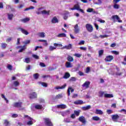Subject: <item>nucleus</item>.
<instances>
[{
	"instance_id": "f257e3e1",
	"label": "nucleus",
	"mask_w": 126,
	"mask_h": 126,
	"mask_svg": "<svg viewBox=\"0 0 126 126\" xmlns=\"http://www.w3.org/2000/svg\"><path fill=\"white\" fill-rule=\"evenodd\" d=\"M44 124L47 126H54L52 121L50 118H44Z\"/></svg>"
},
{
	"instance_id": "f03ea898",
	"label": "nucleus",
	"mask_w": 126,
	"mask_h": 126,
	"mask_svg": "<svg viewBox=\"0 0 126 126\" xmlns=\"http://www.w3.org/2000/svg\"><path fill=\"white\" fill-rule=\"evenodd\" d=\"M71 10H74V9H76V10H78L79 11H80L82 12V13H84V11L83 9L80 8V6H79V4H76L74 5L73 8H72Z\"/></svg>"
},
{
	"instance_id": "7ed1b4c3",
	"label": "nucleus",
	"mask_w": 126,
	"mask_h": 126,
	"mask_svg": "<svg viewBox=\"0 0 126 126\" xmlns=\"http://www.w3.org/2000/svg\"><path fill=\"white\" fill-rule=\"evenodd\" d=\"M111 19L113 20V22H116V19L119 23L123 22V21L121 20L120 17H119V16L117 15L112 16L111 17Z\"/></svg>"
},
{
	"instance_id": "20e7f679",
	"label": "nucleus",
	"mask_w": 126,
	"mask_h": 126,
	"mask_svg": "<svg viewBox=\"0 0 126 126\" xmlns=\"http://www.w3.org/2000/svg\"><path fill=\"white\" fill-rule=\"evenodd\" d=\"M86 28L88 32H90V33H91V32H93V26H92V25L87 24L86 25Z\"/></svg>"
},
{
	"instance_id": "39448f33",
	"label": "nucleus",
	"mask_w": 126,
	"mask_h": 126,
	"mask_svg": "<svg viewBox=\"0 0 126 126\" xmlns=\"http://www.w3.org/2000/svg\"><path fill=\"white\" fill-rule=\"evenodd\" d=\"M37 93L36 92H32L29 94V98L30 99H36L37 97Z\"/></svg>"
},
{
	"instance_id": "423d86ee",
	"label": "nucleus",
	"mask_w": 126,
	"mask_h": 126,
	"mask_svg": "<svg viewBox=\"0 0 126 126\" xmlns=\"http://www.w3.org/2000/svg\"><path fill=\"white\" fill-rule=\"evenodd\" d=\"M13 107H14L15 108H21L22 107V102L14 103Z\"/></svg>"
},
{
	"instance_id": "0eeeda50",
	"label": "nucleus",
	"mask_w": 126,
	"mask_h": 126,
	"mask_svg": "<svg viewBox=\"0 0 126 126\" xmlns=\"http://www.w3.org/2000/svg\"><path fill=\"white\" fill-rule=\"evenodd\" d=\"M78 121L81 122V123H83V125H85L86 124V119L84 116H80L78 118Z\"/></svg>"
},
{
	"instance_id": "6e6552de",
	"label": "nucleus",
	"mask_w": 126,
	"mask_h": 126,
	"mask_svg": "<svg viewBox=\"0 0 126 126\" xmlns=\"http://www.w3.org/2000/svg\"><path fill=\"white\" fill-rule=\"evenodd\" d=\"M104 60L105 62H112L114 60V56L112 55L107 56Z\"/></svg>"
},
{
	"instance_id": "1a4fd4ad",
	"label": "nucleus",
	"mask_w": 126,
	"mask_h": 126,
	"mask_svg": "<svg viewBox=\"0 0 126 126\" xmlns=\"http://www.w3.org/2000/svg\"><path fill=\"white\" fill-rule=\"evenodd\" d=\"M74 31L75 33V34H78L79 32H80V29H79V27H78V25L76 24L74 27Z\"/></svg>"
},
{
	"instance_id": "9d476101",
	"label": "nucleus",
	"mask_w": 126,
	"mask_h": 126,
	"mask_svg": "<svg viewBox=\"0 0 126 126\" xmlns=\"http://www.w3.org/2000/svg\"><path fill=\"white\" fill-rule=\"evenodd\" d=\"M17 30H20L22 33H23V34H24L25 35H28V34H29V32L25 30L23 28H21V27L18 28Z\"/></svg>"
},
{
	"instance_id": "9b49d317",
	"label": "nucleus",
	"mask_w": 126,
	"mask_h": 126,
	"mask_svg": "<svg viewBox=\"0 0 126 126\" xmlns=\"http://www.w3.org/2000/svg\"><path fill=\"white\" fill-rule=\"evenodd\" d=\"M111 118L113 122H116L117 120H119V119H120V116L118 115V114L112 115H111Z\"/></svg>"
},
{
	"instance_id": "f8f14e48",
	"label": "nucleus",
	"mask_w": 126,
	"mask_h": 126,
	"mask_svg": "<svg viewBox=\"0 0 126 126\" xmlns=\"http://www.w3.org/2000/svg\"><path fill=\"white\" fill-rule=\"evenodd\" d=\"M90 85V82H89V81H86L82 85V87H85L86 89L89 88Z\"/></svg>"
},
{
	"instance_id": "ddd939ff",
	"label": "nucleus",
	"mask_w": 126,
	"mask_h": 126,
	"mask_svg": "<svg viewBox=\"0 0 126 126\" xmlns=\"http://www.w3.org/2000/svg\"><path fill=\"white\" fill-rule=\"evenodd\" d=\"M70 91L71 93L74 92V89H72L71 87H69L67 89L68 96H70Z\"/></svg>"
},
{
	"instance_id": "4468645a",
	"label": "nucleus",
	"mask_w": 126,
	"mask_h": 126,
	"mask_svg": "<svg viewBox=\"0 0 126 126\" xmlns=\"http://www.w3.org/2000/svg\"><path fill=\"white\" fill-rule=\"evenodd\" d=\"M19 48H22L20 50H19L18 53H22L23 51L25 50V45L22 47V46H18L16 49H19Z\"/></svg>"
},
{
	"instance_id": "2eb2a0df",
	"label": "nucleus",
	"mask_w": 126,
	"mask_h": 126,
	"mask_svg": "<svg viewBox=\"0 0 126 126\" xmlns=\"http://www.w3.org/2000/svg\"><path fill=\"white\" fill-rule=\"evenodd\" d=\"M65 87H66V84H64L62 86H57L56 87H55V89H56L57 90H59V89H64V88H65Z\"/></svg>"
},
{
	"instance_id": "dca6fc26",
	"label": "nucleus",
	"mask_w": 126,
	"mask_h": 126,
	"mask_svg": "<svg viewBox=\"0 0 126 126\" xmlns=\"http://www.w3.org/2000/svg\"><path fill=\"white\" fill-rule=\"evenodd\" d=\"M65 65L67 68L72 67V64L70 62H66Z\"/></svg>"
},
{
	"instance_id": "f3484780",
	"label": "nucleus",
	"mask_w": 126,
	"mask_h": 126,
	"mask_svg": "<svg viewBox=\"0 0 126 126\" xmlns=\"http://www.w3.org/2000/svg\"><path fill=\"white\" fill-rule=\"evenodd\" d=\"M51 22L52 23H59V20H58L57 17H54L51 20Z\"/></svg>"
},
{
	"instance_id": "a211bd4d",
	"label": "nucleus",
	"mask_w": 126,
	"mask_h": 126,
	"mask_svg": "<svg viewBox=\"0 0 126 126\" xmlns=\"http://www.w3.org/2000/svg\"><path fill=\"white\" fill-rule=\"evenodd\" d=\"M66 60L70 63H71V62H73L74 61L73 57L70 56V55H68Z\"/></svg>"
},
{
	"instance_id": "6ab92c4d",
	"label": "nucleus",
	"mask_w": 126,
	"mask_h": 126,
	"mask_svg": "<svg viewBox=\"0 0 126 126\" xmlns=\"http://www.w3.org/2000/svg\"><path fill=\"white\" fill-rule=\"evenodd\" d=\"M90 109H91V105H87V106H83L82 107V110H83V111H87V110H89Z\"/></svg>"
},
{
	"instance_id": "aec40b11",
	"label": "nucleus",
	"mask_w": 126,
	"mask_h": 126,
	"mask_svg": "<svg viewBox=\"0 0 126 126\" xmlns=\"http://www.w3.org/2000/svg\"><path fill=\"white\" fill-rule=\"evenodd\" d=\"M69 77H70V74L68 72L65 73L63 76V78H64V79H67V78H69Z\"/></svg>"
},
{
	"instance_id": "412c9836",
	"label": "nucleus",
	"mask_w": 126,
	"mask_h": 126,
	"mask_svg": "<svg viewBox=\"0 0 126 126\" xmlns=\"http://www.w3.org/2000/svg\"><path fill=\"white\" fill-rule=\"evenodd\" d=\"M104 97L105 98H113L114 95H113V94H105Z\"/></svg>"
},
{
	"instance_id": "4be33fe9",
	"label": "nucleus",
	"mask_w": 126,
	"mask_h": 126,
	"mask_svg": "<svg viewBox=\"0 0 126 126\" xmlns=\"http://www.w3.org/2000/svg\"><path fill=\"white\" fill-rule=\"evenodd\" d=\"M58 109H66V105L64 104H61L57 105Z\"/></svg>"
},
{
	"instance_id": "5701e85b",
	"label": "nucleus",
	"mask_w": 126,
	"mask_h": 126,
	"mask_svg": "<svg viewBox=\"0 0 126 126\" xmlns=\"http://www.w3.org/2000/svg\"><path fill=\"white\" fill-rule=\"evenodd\" d=\"M74 104L75 105H81V104H83V101L80 100H76L74 102Z\"/></svg>"
},
{
	"instance_id": "b1692460",
	"label": "nucleus",
	"mask_w": 126,
	"mask_h": 126,
	"mask_svg": "<svg viewBox=\"0 0 126 126\" xmlns=\"http://www.w3.org/2000/svg\"><path fill=\"white\" fill-rule=\"evenodd\" d=\"M41 13L42 14H45L46 15H50V10L46 11V10H44L41 11Z\"/></svg>"
},
{
	"instance_id": "393cba45",
	"label": "nucleus",
	"mask_w": 126,
	"mask_h": 126,
	"mask_svg": "<svg viewBox=\"0 0 126 126\" xmlns=\"http://www.w3.org/2000/svg\"><path fill=\"white\" fill-rule=\"evenodd\" d=\"M58 38H63L66 37V34L64 33H60L57 35Z\"/></svg>"
},
{
	"instance_id": "a878e982",
	"label": "nucleus",
	"mask_w": 126,
	"mask_h": 126,
	"mask_svg": "<svg viewBox=\"0 0 126 126\" xmlns=\"http://www.w3.org/2000/svg\"><path fill=\"white\" fill-rule=\"evenodd\" d=\"M72 48V45L71 44H69L68 45H66L64 46V49H66V50H71Z\"/></svg>"
},
{
	"instance_id": "bb28decb",
	"label": "nucleus",
	"mask_w": 126,
	"mask_h": 126,
	"mask_svg": "<svg viewBox=\"0 0 126 126\" xmlns=\"http://www.w3.org/2000/svg\"><path fill=\"white\" fill-rule=\"evenodd\" d=\"M95 114L96 115H103V111L100 109H96L95 110Z\"/></svg>"
},
{
	"instance_id": "cd10ccee",
	"label": "nucleus",
	"mask_w": 126,
	"mask_h": 126,
	"mask_svg": "<svg viewBox=\"0 0 126 126\" xmlns=\"http://www.w3.org/2000/svg\"><path fill=\"white\" fill-rule=\"evenodd\" d=\"M34 108L36 110H41V109H43V106L42 105H35Z\"/></svg>"
},
{
	"instance_id": "c85d7f7f",
	"label": "nucleus",
	"mask_w": 126,
	"mask_h": 126,
	"mask_svg": "<svg viewBox=\"0 0 126 126\" xmlns=\"http://www.w3.org/2000/svg\"><path fill=\"white\" fill-rule=\"evenodd\" d=\"M8 19L9 20H12L13 18V14H7Z\"/></svg>"
},
{
	"instance_id": "c756f323",
	"label": "nucleus",
	"mask_w": 126,
	"mask_h": 126,
	"mask_svg": "<svg viewBox=\"0 0 126 126\" xmlns=\"http://www.w3.org/2000/svg\"><path fill=\"white\" fill-rule=\"evenodd\" d=\"M30 21V18H26L21 20L22 22H24V23H26V22H28V21Z\"/></svg>"
},
{
	"instance_id": "7c9ffc66",
	"label": "nucleus",
	"mask_w": 126,
	"mask_h": 126,
	"mask_svg": "<svg viewBox=\"0 0 126 126\" xmlns=\"http://www.w3.org/2000/svg\"><path fill=\"white\" fill-rule=\"evenodd\" d=\"M38 36L39 37H40V38H45V32H39Z\"/></svg>"
},
{
	"instance_id": "2f4dec72",
	"label": "nucleus",
	"mask_w": 126,
	"mask_h": 126,
	"mask_svg": "<svg viewBox=\"0 0 126 126\" xmlns=\"http://www.w3.org/2000/svg\"><path fill=\"white\" fill-rule=\"evenodd\" d=\"M99 94V97H103V96H105V92H103V91H100L98 93Z\"/></svg>"
},
{
	"instance_id": "473e14b6",
	"label": "nucleus",
	"mask_w": 126,
	"mask_h": 126,
	"mask_svg": "<svg viewBox=\"0 0 126 126\" xmlns=\"http://www.w3.org/2000/svg\"><path fill=\"white\" fill-rule=\"evenodd\" d=\"M104 54V50H100L98 51V56L102 57Z\"/></svg>"
},
{
	"instance_id": "72a5a7b5",
	"label": "nucleus",
	"mask_w": 126,
	"mask_h": 126,
	"mask_svg": "<svg viewBox=\"0 0 126 126\" xmlns=\"http://www.w3.org/2000/svg\"><path fill=\"white\" fill-rule=\"evenodd\" d=\"M33 78H34V79L37 80V79H38V78H39V73H34V74H33Z\"/></svg>"
},
{
	"instance_id": "f704fd0d",
	"label": "nucleus",
	"mask_w": 126,
	"mask_h": 126,
	"mask_svg": "<svg viewBox=\"0 0 126 126\" xmlns=\"http://www.w3.org/2000/svg\"><path fill=\"white\" fill-rule=\"evenodd\" d=\"M1 47L2 48V49H6V47H7V44H6V43H2L1 45Z\"/></svg>"
},
{
	"instance_id": "c9c22d12",
	"label": "nucleus",
	"mask_w": 126,
	"mask_h": 126,
	"mask_svg": "<svg viewBox=\"0 0 126 126\" xmlns=\"http://www.w3.org/2000/svg\"><path fill=\"white\" fill-rule=\"evenodd\" d=\"M74 114H75V116H77V117H78V116H79V115H80V111H76L75 110L74 111Z\"/></svg>"
},
{
	"instance_id": "e433bc0d",
	"label": "nucleus",
	"mask_w": 126,
	"mask_h": 126,
	"mask_svg": "<svg viewBox=\"0 0 126 126\" xmlns=\"http://www.w3.org/2000/svg\"><path fill=\"white\" fill-rule=\"evenodd\" d=\"M40 84H41L43 87H48V84L46 83L40 82Z\"/></svg>"
},
{
	"instance_id": "4c0bfd02",
	"label": "nucleus",
	"mask_w": 126,
	"mask_h": 126,
	"mask_svg": "<svg viewBox=\"0 0 126 126\" xmlns=\"http://www.w3.org/2000/svg\"><path fill=\"white\" fill-rule=\"evenodd\" d=\"M92 120H93V121H100V118L98 117L97 116H94L92 118Z\"/></svg>"
},
{
	"instance_id": "58836bf2",
	"label": "nucleus",
	"mask_w": 126,
	"mask_h": 126,
	"mask_svg": "<svg viewBox=\"0 0 126 126\" xmlns=\"http://www.w3.org/2000/svg\"><path fill=\"white\" fill-rule=\"evenodd\" d=\"M61 98H63V94H58L55 96V99H61Z\"/></svg>"
},
{
	"instance_id": "ea45409f",
	"label": "nucleus",
	"mask_w": 126,
	"mask_h": 126,
	"mask_svg": "<svg viewBox=\"0 0 126 126\" xmlns=\"http://www.w3.org/2000/svg\"><path fill=\"white\" fill-rule=\"evenodd\" d=\"M31 61L30 60V58H27L25 59L24 62L26 63H29Z\"/></svg>"
},
{
	"instance_id": "a19ab883",
	"label": "nucleus",
	"mask_w": 126,
	"mask_h": 126,
	"mask_svg": "<svg viewBox=\"0 0 126 126\" xmlns=\"http://www.w3.org/2000/svg\"><path fill=\"white\" fill-rule=\"evenodd\" d=\"M113 7L115 9H119V8H120V5L118 4H114Z\"/></svg>"
},
{
	"instance_id": "79ce46f5",
	"label": "nucleus",
	"mask_w": 126,
	"mask_h": 126,
	"mask_svg": "<svg viewBox=\"0 0 126 126\" xmlns=\"http://www.w3.org/2000/svg\"><path fill=\"white\" fill-rule=\"evenodd\" d=\"M1 97L3 98L6 101V103H8V100L6 98H5V96H4V94H1Z\"/></svg>"
},
{
	"instance_id": "37998d69",
	"label": "nucleus",
	"mask_w": 126,
	"mask_h": 126,
	"mask_svg": "<svg viewBox=\"0 0 126 126\" xmlns=\"http://www.w3.org/2000/svg\"><path fill=\"white\" fill-rule=\"evenodd\" d=\"M54 46H55V48H57V47H63V44H59V43H54Z\"/></svg>"
},
{
	"instance_id": "c03bdc74",
	"label": "nucleus",
	"mask_w": 126,
	"mask_h": 126,
	"mask_svg": "<svg viewBox=\"0 0 126 126\" xmlns=\"http://www.w3.org/2000/svg\"><path fill=\"white\" fill-rule=\"evenodd\" d=\"M4 124L5 125V126H9V125H10V124L9 123V121L5 120L4 122Z\"/></svg>"
},
{
	"instance_id": "a18cd8bd",
	"label": "nucleus",
	"mask_w": 126,
	"mask_h": 126,
	"mask_svg": "<svg viewBox=\"0 0 126 126\" xmlns=\"http://www.w3.org/2000/svg\"><path fill=\"white\" fill-rule=\"evenodd\" d=\"M75 57H76V58H81V57H82V54H79V53H76L74 55Z\"/></svg>"
},
{
	"instance_id": "49530a36",
	"label": "nucleus",
	"mask_w": 126,
	"mask_h": 126,
	"mask_svg": "<svg viewBox=\"0 0 126 126\" xmlns=\"http://www.w3.org/2000/svg\"><path fill=\"white\" fill-rule=\"evenodd\" d=\"M57 49V47H55L53 46H49V51H54V50H56Z\"/></svg>"
},
{
	"instance_id": "de8ad7c7",
	"label": "nucleus",
	"mask_w": 126,
	"mask_h": 126,
	"mask_svg": "<svg viewBox=\"0 0 126 126\" xmlns=\"http://www.w3.org/2000/svg\"><path fill=\"white\" fill-rule=\"evenodd\" d=\"M13 84L16 87H17V86L19 85V82H18L17 81H15L14 82Z\"/></svg>"
},
{
	"instance_id": "09e8293b",
	"label": "nucleus",
	"mask_w": 126,
	"mask_h": 126,
	"mask_svg": "<svg viewBox=\"0 0 126 126\" xmlns=\"http://www.w3.org/2000/svg\"><path fill=\"white\" fill-rule=\"evenodd\" d=\"M69 81H72V82L76 81V78H75L74 77H72L69 79Z\"/></svg>"
},
{
	"instance_id": "8fccbe9b",
	"label": "nucleus",
	"mask_w": 126,
	"mask_h": 126,
	"mask_svg": "<svg viewBox=\"0 0 126 126\" xmlns=\"http://www.w3.org/2000/svg\"><path fill=\"white\" fill-rule=\"evenodd\" d=\"M106 112L107 114H108V115H111V114H113V110L111 109L107 110Z\"/></svg>"
},
{
	"instance_id": "3c124183",
	"label": "nucleus",
	"mask_w": 126,
	"mask_h": 126,
	"mask_svg": "<svg viewBox=\"0 0 126 126\" xmlns=\"http://www.w3.org/2000/svg\"><path fill=\"white\" fill-rule=\"evenodd\" d=\"M30 42H31L30 40H27L24 42V44L25 45H28V44H29Z\"/></svg>"
},
{
	"instance_id": "603ef678",
	"label": "nucleus",
	"mask_w": 126,
	"mask_h": 126,
	"mask_svg": "<svg viewBox=\"0 0 126 126\" xmlns=\"http://www.w3.org/2000/svg\"><path fill=\"white\" fill-rule=\"evenodd\" d=\"M90 72V67H87L86 69V73H89Z\"/></svg>"
},
{
	"instance_id": "864d4df0",
	"label": "nucleus",
	"mask_w": 126,
	"mask_h": 126,
	"mask_svg": "<svg viewBox=\"0 0 126 126\" xmlns=\"http://www.w3.org/2000/svg\"><path fill=\"white\" fill-rule=\"evenodd\" d=\"M32 57H33L34 59H35V60H39V56H38L36 55L33 54V55H32Z\"/></svg>"
},
{
	"instance_id": "5fc2aeb1",
	"label": "nucleus",
	"mask_w": 126,
	"mask_h": 126,
	"mask_svg": "<svg viewBox=\"0 0 126 126\" xmlns=\"http://www.w3.org/2000/svg\"><path fill=\"white\" fill-rule=\"evenodd\" d=\"M27 125H28V126H31V125H33V122L32 121H29L27 122Z\"/></svg>"
},
{
	"instance_id": "6e6d98bb",
	"label": "nucleus",
	"mask_w": 126,
	"mask_h": 126,
	"mask_svg": "<svg viewBox=\"0 0 126 126\" xmlns=\"http://www.w3.org/2000/svg\"><path fill=\"white\" fill-rule=\"evenodd\" d=\"M101 38H102V39H104V38H108V36L107 34H104L102 35H100Z\"/></svg>"
},
{
	"instance_id": "4d7b16f0",
	"label": "nucleus",
	"mask_w": 126,
	"mask_h": 126,
	"mask_svg": "<svg viewBox=\"0 0 126 126\" xmlns=\"http://www.w3.org/2000/svg\"><path fill=\"white\" fill-rule=\"evenodd\" d=\"M8 69H9V70H12V66L10 64H8L7 66Z\"/></svg>"
},
{
	"instance_id": "13d9d810",
	"label": "nucleus",
	"mask_w": 126,
	"mask_h": 126,
	"mask_svg": "<svg viewBox=\"0 0 126 126\" xmlns=\"http://www.w3.org/2000/svg\"><path fill=\"white\" fill-rule=\"evenodd\" d=\"M84 43H85V41L84 40H81L80 41V43H78V45H84Z\"/></svg>"
},
{
	"instance_id": "bf43d9fd",
	"label": "nucleus",
	"mask_w": 126,
	"mask_h": 126,
	"mask_svg": "<svg viewBox=\"0 0 126 126\" xmlns=\"http://www.w3.org/2000/svg\"><path fill=\"white\" fill-rule=\"evenodd\" d=\"M78 74L80 76H83V75H84V73L80 71L78 72Z\"/></svg>"
},
{
	"instance_id": "052dcab7",
	"label": "nucleus",
	"mask_w": 126,
	"mask_h": 126,
	"mask_svg": "<svg viewBox=\"0 0 126 126\" xmlns=\"http://www.w3.org/2000/svg\"><path fill=\"white\" fill-rule=\"evenodd\" d=\"M87 11V12H92V11H93V8H88Z\"/></svg>"
},
{
	"instance_id": "680f3d73",
	"label": "nucleus",
	"mask_w": 126,
	"mask_h": 126,
	"mask_svg": "<svg viewBox=\"0 0 126 126\" xmlns=\"http://www.w3.org/2000/svg\"><path fill=\"white\" fill-rule=\"evenodd\" d=\"M116 45H117V44H116V43H113L111 44L110 47L111 48H115V46H116Z\"/></svg>"
},
{
	"instance_id": "e2e57ef3",
	"label": "nucleus",
	"mask_w": 126,
	"mask_h": 126,
	"mask_svg": "<svg viewBox=\"0 0 126 126\" xmlns=\"http://www.w3.org/2000/svg\"><path fill=\"white\" fill-rule=\"evenodd\" d=\"M40 66H42V67H45V66H46V65L45 64V63H39Z\"/></svg>"
},
{
	"instance_id": "0e129e2a",
	"label": "nucleus",
	"mask_w": 126,
	"mask_h": 126,
	"mask_svg": "<svg viewBox=\"0 0 126 126\" xmlns=\"http://www.w3.org/2000/svg\"><path fill=\"white\" fill-rule=\"evenodd\" d=\"M17 117H18V115L16 114H13L12 115V118H17Z\"/></svg>"
},
{
	"instance_id": "69168bd1",
	"label": "nucleus",
	"mask_w": 126,
	"mask_h": 126,
	"mask_svg": "<svg viewBox=\"0 0 126 126\" xmlns=\"http://www.w3.org/2000/svg\"><path fill=\"white\" fill-rule=\"evenodd\" d=\"M112 53H113V54H114V55H119V52L116 51H112Z\"/></svg>"
},
{
	"instance_id": "338daca9",
	"label": "nucleus",
	"mask_w": 126,
	"mask_h": 126,
	"mask_svg": "<svg viewBox=\"0 0 126 126\" xmlns=\"http://www.w3.org/2000/svg\"><path fill=\"white\" fill-rule=\"evenodd\" d=\"M98 22H100V23H105V21L104 20L99 19L98 20Z\"/></svg>"
},
{
	"instance_id": "774afa93",
	"label": "nucleus",
	"mask_w": 126,
	"mask_h": 126,
	"mask_svg": "<svg viewBox=\"0 0 126 126\" xmlns=\"http://www.w3.org/2000/svg\"><path fill=\"white\" fill-rule=\"evenodd\" d=\"M70 118L71 119H75V114H72L71 115Z\"/></svg>"
}]
</instances>
